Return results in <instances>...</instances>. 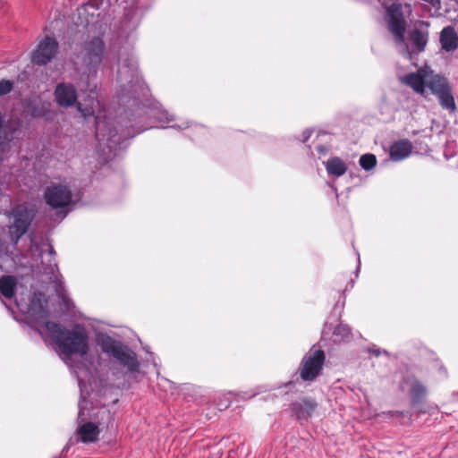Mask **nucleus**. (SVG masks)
Listing matches in <instances>:
<instances>
[{"instance_id":"1","label":"nucleus","mask_w":458,"mask_h":458,"mask_svg":"<svg viewBox=\"0 0 458 458\" xmlns=\"http://www.w3.org/2000/svg\"><path fill=\"white\" fill-rule=\"evenodd\" d=\"M44 326L52 335L61 352L65 356L83 357L89 352V337L83 326L75 324L71 329H68L53 321H45Z\"/></svg>"},{"instance_id":"2","label":"nucleus","mask_w":458,"mask_h":458,"mask_svg":"<svg viewBox=\"0 0 458 458\" xmlns=\"http://www.w3.org/2000/svg\"><path fill=\"white\" fill-rule=\"evenodd\" d=\"M96 342L104 353L118 360L128 371L131 373L140 371V364L137 355L127 345L106 334L98 335Z\"/></svg>"},{"instance_id":"3","label":"nucleus","mask_w":458,"mask_h":458,"mask_svg":"<svg viewBox=\"0 0 458 458\" xmlns=\"http://www.w3.org/2000/svg\"><path fill=\"white\" fill-rule=\"evenodd\" d=\"M34 216V210L27 204L16 206L8 213L9 236L13 243L27 232Z\"/></svg>"},{"instance_id":"4","label":"nucleus","mask_w":458,"mask_h":458,"mask_svg":"<svg viewBox=\"0 0 458 458\" xmlns=\"http://www.w3.org/2000/svg\"><path fill=\"white\" fill-rule=\"evenodd\" d=\"M326 354L323 350H315L303 356L299 367L300 377L304 382H312L322 374Z\"/></svg>"},{"instance_id":"5","label":"nucleus","mask_w":458,"mask_h":458,"mask_svg":"<svg viewBox=\"0 0 458 458\" xmlns=\"http://www.w3.org/2000/svg\"><path fill=\"white\" fill-rule=\"evenodd\" d=\"M387 13V22L389 30L394 35V40L398 45H402L405 54L410 55L408 47L404 44V33L406 22L401 12V5L395 3L386 5L384 4Z\"/></svg>"},{"instance_id":"6","label":"nucleus","mask_w":458,"mask_h":458,"mask_svg":"<svg viewBox=\"0 0 458 458\" xmlns=\"http://www.w3.org/2000/svg\"><path fill=\"white\" fill-rule=\"evenodd\" d=\"M55 98L56 103L63 107H70L77 104L78 111L84 117L93 115L94 114L92 108H84L80 103H77V91L72 84H58L55 89Z\"/></svg>"},{"instance_id":"7","label":"nucleus","mask_w":458,"mask_h":458,"mask_svg":"<svg viewBox=\"0 0 458 458\" xmlns=\"http://www.w3.org/2000/svg\"><path fill=\"white\" fill-rule=\"evenodd\" d=\"M58 50L57 42L51 38L41 40L37 48L31 54V61L38 65H43L55 57Z\"/></svg>"},{"instance_id":"8","label":"nucleus","mask_w":458,"mask_h":458,"mask_svg":"<svg viewBox=\"0 0 458 458\" xmlns=\"http://www.w3.org/2000/svg\"><path fill=\"white\" fill-rule=\"evenodd\" d=\"M44 196L46 202L53 208L66 207L72 199L71 191L62 184L47 187Z\"/></svg>"},{"instance_id":"9","label":"nucleus","mask_w":458,"mask_h":458,"mask_svg":"<svg viewBox=\"0 0 458 458\" xmlns=\"http://www.w3.org/2000/svg\"><path fill=\"white\" fill-rule=\"evenodd\" d=\"M28 312L38 322L45 320L48 317L47 300L43 293L34 292L30 301Z\"/></svg>"},{"instance_id":"10","label":"nucleus","mask_w":458,"mask_h":458,"mask_svg":"<svg viewBox=\"0 0 458 458\" xmlns=\"http://www.w3.org/2000/svg\"><path fill=\"white\" fill-rule=\"evenodd\" d=\"M428 67H423L417 72H411L401 77L402 83L411 87L416 93L423 95L427 84Z\"/></svg>"},{"instance_id":"11","label":"nucleus","mask_w":458,"mask_h":458,"mask_svg":"<svg viewBox=\"0 0 458 458\" xmlns=\"http://www.w3.org/2000/svg\"><path fill=\"white\" fill-rule=\"evenodd\" d=\"M100 432L101 430L96 423L85 422L76 429L77 442L83 444L96 443L99 439Z\"/></svg>"},{"instance_id":"12","label":"nucleus","mask_w":458,"mask_h":458,"mask_svg":"<svg viewBox=\"0 0 458 458\" xmlns=\"http://www.w3.org/2000/svg\"><path fill=\"white\" fill-rule=\"evenodd\" d=\"M441 48L445 52H454L458 48V35L452 26L445 27L439 38Z\"/></svg>"},{"instance_id":"13","label":"nucleus","mask_w":458,"mask_h":458,"mask_svg":"<svg viewBox=\"0 0 458 458\" xmlns=\"http://www.w3.org/2000/svg\"><path fill=\"white\" fill-rule=\"evenodd\" d=\"M406 382L410 384L411 404L416 406L423 402L427 395V388L415 377H409Z\"/></svg>"},{"instance_id":"14","label":"nucleus","mask_w":458,"mask_h":458,"mask_svg":"<svg viewBox=\"0 0 458 458\" xmlns=\"http://www.w3.org/2000/svg\"><path fill=\"white\" fill-rule=\"evenodd\" d=\"M428 75L426 87H428L433 94L437 96L450 89L447 80L435 73L430 68H428Z\"/></svg>"},{"instance_id":"15","label":"nucleus","mask_w":458,"mask_h":458,"mask_svg":"<svg viewBox=\"0 0 458 458\" xmlns=\"http://www.w3.org/2000/svg\"><path fill=\"white\" fill-rule=\"evenodd\" d=\"M104 43L100 38H94L85 45V53L89 64L99 63L104 53Z\"/></svg>"},{"instance_id":"16","label":"nucleus","mask_w":458,"mask_h":458,"mask_svg":"<svg viewBox=\"0 0 458 458\" xmlns=\"http://www.w3.org/2000/svg\"><path fill=\"white\" fill-rule=\"evenodd\" d=\"M412 149V144L408 140H401L394 142L390 148V157L394 161H400L407 157Z\"/></svg>"},{"instance_id":"17","label":"nucleus","mask_w":458,"mask_h":458,"mask_svg":"<svg viewBox=\"0 0 458 458\" xmlns=\"http://www.w3.org/2000/svg\"><path fill=\"white\" fill-rule=\"evenodd\" d=\"M317 403L311 398H303L293 403V409L299 419H306L316 410Z\"/></svg>"},{"instance_id":"18","label":"nucleus","mask_w":458,"mask_h":458,"mask_svg":"<svg viewBox=\"0 0 458 458\" xmlns=\"http://www.w3.org/2000/svg\"><path fill=\"white\" fill-rule=\"evenodd\" d=\"M17 280L13 276H3L0 277V293L7 298L12 299L15 295Z\"/></svg>"},{"instance_id":"19","label":"nucleus","mask_w":458,"mask_h":458,"mask_svg":"<svg viewBox=\"0 0 458 458\" xmlns=\"http://www.w3.org/2000/svg\"><path fill=\"white\" fill-rule=\"evenodd\" d=\"M326 168L329 174L341 176L346 172V165L339 157H332L326 163Z\"/></svg>"},{"instance_id":"20","label":"nucleus","mask_w":458,"mask_h":458,"mask_svg":"<svg viewBox=\"0 0 458 458\" xmlns=\"http://www.w3.org/2000/svg\"><path fill=\"white\" fill-rule=\"evenodd\" d=\"M28 111L34 118L45 117L50 113V104L38 101L28 106Z\"/></svg>"},{"instance_id":"21","label":"nucleus","mask_w":458,"mask_h":458,"mask_svg":"<svg viewBox=\"0 0 458 458\" xmlns=\"http://www.w3.org/2000/svg\"><path fill=\"white\" fill-rule=\"evenodd\" d=\"M410 39L419 51H422L428 43V35L419 30H413Z\"/></svg>"},{"instance_id":"22","label":"nucleus","mask_w":458,"mask_h":458,"mask_svg":"<svg viewBox=\"0 0 458 458\" xmlns=\"http://www.w3.org/2000/svg\"><path fill=\"white\" fill-rule=\"evenodd\" d=\"M437 98L442 107L451 111H454L456 109L454 98L451 92V88L437 95Z\"/></svg>"},{"instance_id":"23","label":"nucleus","mask_w":458,"mask_h":458,"mask_svg":"<svg viewBox=\"0 0 458 458\" xmlns=\"http://www.w3.org/2000/svg\"><path fill=\"white\" fill-rule=\"evenodd\" d=\"M333 334L340 341L344 342L350 341L352 336L351 328L347 325L343 324L336 326L334 329Z\"/></svg>"},{"instance_id":"24","label":"nucleus","mask_w":458,"mask_h":458,"mask_svg":"<svg viewBox=\"0 0 458 458\" xmlns=\"http://www.w3.org/2000/svg\"><path fill=\"white\" fill-rule=\"evenodd\" d=\"M36 250H38V253H33V255L43 257L55 254L52 245L47 241L42 242L39 246L36 247Z\"/></svg>"},{"instance_id":"25","label":"nucleus","mask_w":458,"mask_h":458,"mask_svg":"<svg viewBox=\"0 0 458 458\" xmlns=\"http://www.w3.org/2000/svg\"><path fill=\"white\" fill-rule=\"evenodd\" d=\"M376 157L374 155L366 154L360 157V165L365 169L369 170L376 165Z\"/></svg>"},{"instance_id":"26","label":"nucleus","mask_w":458,"mask_h":458,"mask_svg":"<svg viewBox=\"0 0 458 458\" xmlns=\"http://www.w3.org/2000/svg\"><path fill=\"white\" fill-rule=\"evenodd\" d=\"M13 89V83L10 81L3 80L0 81V96L8 94Z\"/></svg>"},{"instance_id":"27","label":"nucleus","mask_w":458,"mask_h":458,"mask_svg":"<svg viewBox=\"0 0 458 458\" xmlns=\"http://www.w3.org/2000/svg\"><path fill=\"white\" fill-rule=\"evenodd\" d=\"M90 8H92L91 4H87V5L83 6V7H81V9H79V14L80 15H83V14L89 13V10Z\"/></svg>"},{"instance_id":"28","label":"nucleus","mask_w":458,"mask_h":458,"mask_svg":"<svg viewBox=\"0 0 458 458\" xmlns=\"http://www.w3.org/2000/svg\"><path fill=\"white\" fill-rule=\"evenodd\" d=\"M371 352H372L375 356H379V355H380V352H379V350H373V351H371Z\"/></svg>"},{"instance_id":"29","label":"nucleus","mask_w":458,"mask_h":458,"mask_svg":"<svg viewBox=\"0 0 458 458\" xmlns=\"http://www.w3.org/2000/svg\"><path fill=\"white\" fill-rule=\"evenodd\" d=\"M37 331L38 332V334L42 335V333L39 329H37Z\"/></svg>"},{"instance_id":"30","label":"nucleus","mask_w":458,"mask_h":458,"mask_svg":"<svg viewBox=\"0 0 458 458\" xmlns=\"http://www.w3.org/2000/svg\"><path fill=\"white\" fill-rule=\"evenodd\" d=\"M0 269H2V266L0 265Z\"/></svg>"}]
</instances>
